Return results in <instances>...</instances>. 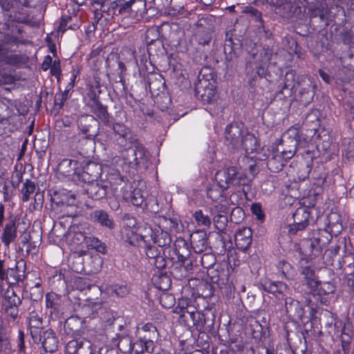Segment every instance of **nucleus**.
I'll list each match as a JSON object with an SVG mask.
<instances>
[{
	"mask_svg": "<svg viewBox=\"0 0 354 354\" xmlns=\"http://www.w3.org/2000/svg\"><path fill=\"white\" fill-rule=\"evenodd\" d=\"M340 216L336 213H330L327 218L326 228L321 230L313 238L306 241V247L309 249L310 258H316L323 255V250L330 242L333 236H337L342 230Z\"/></svg>",
	"mask_w": 354,
	"mask_h": 354,
	"instance_id": "f257e3e1",
	"label": "nucleus"
},
{
	"mask_svg": "<svg viewBox=\"0 0 354 354\" xmlns=\"http://www.w3.org/2000/svg\"><path fill=\"white\" fill-rule=\"evenodd\" d=\"M145 0L124 1V5L119 10V13L125 15L122 22L124 25L131 26L141 20H149L154 14L153 8H146Z\"/></svg>",
	"mask_w": 354,
	"mask_h": 354,
	"instance_id": "f03ea898",
	"label": "nucleus"
},
{
	"mask_svg": "<svg viewBox=\"0 0 354 354\" xmlns=\"http://www.w3.org/2000/svg\"><path fill=\"white\" fill-rule=\"evenodd\" d=\"M216 94V81L210 68H202L195 84V96L203 103H211Z\"/></svg>",
	"mask_w": 354,
	"mask_h": 354,
	"instance_id": "7ed1b4c3",
	"label": "nucleus"
},
{
	"mask_svg": "<svg viewBox=\"0 0 354 354\" xmlns=\"http://www.w3.org/2000/svg\"><path fill=\"white\" fill-rule=\"evenodd\" d=\"M78 162L76 160L71 159H64L60 163V167L73 166L75 174L79 180L85 183H94L100 180L102 174V166L101 164L93 161H84L81 164V169L77 167Z\"/></svg>",
	"mask_w": 354,
	"mask_h": 354,
	"instance_id": "20e7f679",
	"label": "nucleus"
},
{
	"mask_svg": "<svg viewBox=\"0 0 354 354\" xmlns=\"http://www.w3.org/2000/svg\"><path fill=\"white\" fill-rule=\"evenodd\" d=\"M215 180L220 187L227 189L231 187L245 185L248 179L241 169L236 166L224 167L216 171Z\"/></svg>",
	"mask_w": 354,
	"mask_h": 354,
	"instance_id": "39448f33",
	"label": "nucleus"
},
{
	"mask_svg": "<svg viewBox=\"0 0 354 354\" xmlns=\"http://www.w3.org/2000/svg\"><path fill=\"white\" fill-rule=\"evenodd\" d=\"M24 44L25 41L20 39L18 37L7 34L4 40H0V63L20 67L27 62L26 56L21 54L10 53L9 45Z\"/></svg>",
	"mask_w": 354,
	"mask_h": 354,
	"instance_id": "423d86ee",
	"label": "nucleus"
},
{
	"mask_svg": "<svg viewBox=\"0 0 354 354\" xmlns=\"http://www.w3.org/2000/svg\"><path fill=\"white\" fill-rule=\"evenodd\" d=\"M124 181L123 177L118 172L109 174L107 179H100L94 183H87L84 189L88 197L93 200H100L106 197L111 184L120 185Z\"/></svg>",
	"mask_w": 354,
	"mask_h": 354,
	"instance_id": "0eeeda50",
	"label": "nucleus"
},
{
	"mask_svg": "<svg viewBox=\"0 0 354 354\" xmlns=\"http://www.w3.org/2000/svg\"><path fill=\"white\" fill-rule=\"evenodd\" d=\"M145 86L146 90L147 88H149L155 103H159L160 100L162 99L165 104V106H163L162 108L167 107V104L171 102V99L167 91L165 81L161 75H149L145 82Z\"/></svg>",
	"mask_w": 354,
	"mask_h": 354,
	"instance_id": "6e6552de",
	"label": "nucleus"
},
{
	"mask_svg": "<svg viewBox=\"0 0 354 354\" xmlns=\"http://www.w3.org/2000/svg\"><path fill=\"white\" fill-rule=\"evenodd\" d=\"M131 146L125 149L123 158L125 162L132 168L147 167V151L146 148L138 142V139L129 142Z\"/></svg>",
	"mask_w": 354,
	"mask_h": 354,
	"instance_id": "1a4fd4ad",
	"label": "nucleus"
},
{
	"mask_svg": "<svg viewBox=\"0 0 354 354\" xmlns=\"http://www.w3.org/2000/svg\"><path fill=\"white\" fill-rule=\"evenodd\" d=\"M314 259L309 256L308 259H302L298 261V270L301 276V283L304 286H306V292L308 293L315 292L319 284L313 262Z\"/></svg>",
	"mask_w": 354,
	"mask_h": 354,
	"instance_id": "9d476101",
	"label": "nucleus"
},
{
	"mask_svg": "<svg viewBox=\"0 0 354 354\" xmlns=\"http://www.w3.org/2000/svg\"><path fill=\"white\" fill-rule=\"evenodd\" d=\"M270 9L281 18L290 19L302 13V8L295 5L291 0H265Z\"/></svg>",
	"mask_w": 354,
	"mask_h": 354,
	"instance_id": "9b49d317",
	"label": "nucleus"
},
{
	"mask_svg": "<svg viewBox=\"0 0 354 354\" xmlns=\"http://www.w3.org/2000/svg\"><path fill=\"white\" fill-rule=\"evenodd\" d=\"M78 127L85 135L80 142L88 144L92 151L94 147V138L97 136L99 127L98 121L90 115H82L78 120Z\"/></svg>",
	"mask_w": 354,
	"mask_h": 354,
	"instance_id": "f8f14e48",
	"label": "nucleus"
},
{
	"mask_svg": "<svg viewBox=\"0 0 354 354\" xmlns=\"http://www.w3.org/2000/svg\"><path fill=\"white\" fill-rule=\"evenodd\" d=\"M189 323L196 326L197 330L203 333H209L214 329V315L208 310L201 313L197 310H187Z\"/></svg>",
	"mask_w": 354,
	"mask_h": 354,
	"instance_id": "ddd939ff",
	"label": "nucleus"
},
{
	"mask_svg": "<svg viewBox=\"0 0 354 354\" xmlns=\"http://www.w3.org/2000/svg\"><path fill=\"white\" fill-rule=\"evenodd\" d=\"M245 132L243 123L232 122L229 124L225 131V145L233 149H240L241 139Z\"/></svg>",
	"mask_w": 354,
	"mask_h": 354,
	"instance_id": "4468645a",
	"label": "nucleus"
},
{
	"mask_svg": "<svg viewBox=\"0 0 354 354\" xmlns=\"http://www.w3.org/2000/svg\"><path fill=\"white\" fill-rule=\"evenodd\" d=\"M142 227L145 233L147 234V239L150 237V239L154 244L158 245L159 247L170 245L172 241L170 234L160 225L153 228L148 223H145Z\"/></svg>",
	"mask_w": 354,
	"mask_h": 354,
	"instance_id": "2eb2a0df",
	"label": "nucleus"
},
{
	"mask_svg": "<svg viewBox=\"0 0 354 354\" xmlns=\"http://www.w3.org/2000/svg\"><path fill=\"white\" fill-rule=\"evenodd\" d=\"M310 210L306 207L297 208L292 214L294 223L289 225L288 232L291 235L304 230L309 224Z\"/></svg>",
	"mask_w": 354,
	"mask_h": 354,
	"instance_id": "dca6fc26",
	"label": "nucleus"
},
{
	"mask_svg": "<svg viewBox=\"0 0 354 354\" xmlns=\"http://www.w3.org/2000/svg\"><path fill=\"white\" fill-rule=\"evenodd\" d=\"M298 132L296 130L289 129L285 132L281 138V152L285 155L286 158H292L296 153L298 145Z\"/></svg>",
	"mask_w": 354,
	"mask_h": 354,
	"instance_id": "f3484780",
	"label": "nucleus"
},
{
	"mask_svg": "<svg viewBox=\"0 0 354 354\" xmlns=\"http://www.w3.org/2000/svg\"><path fill=\"white\" fill-rule=\"evenodd\" d=\"M2 233L0 236V240L4 247L8 248L11 243L16 242L18 234V225L16 218L10 217L6 223L3 225Z\"/></svg>",
	"mask_w": 354,
	"mask_h": 354,
	"instance_id": "a211bd4d",
	"label": "nucleus"
},
{
	"mask_svg": "<svg viewBox=\"0 0 354 354\" xmlns=\"http://www.w3.org/2000/svg\"><path fill=\"white\" fill-rule=\"evenodd\" d=\"M297 90L300 101L305 104L310 103L315 95V86L310 78L305 75L297 77Z\"/></svg>",
	"mask_w": 354,
	"mask_h": 354,
	"instance_id": "6ab92c4d",
	"label": "nucleus"
},
{
	"mask_svg": "<svg viewBox=\"0 0 354 354\" xmlns=\"http://www.w3.org/2000/svg\"><path fill=\"white\" fill-rule=\"evenodd\" d=\"M67 354H92V344L84 338H74L68 342L65 346Z\"/></svg>",
	"mask_w": 354,
	"mask_h": 354,
	"instance_id": "aec40b11",
	"label": "nucleus"
},
{
	"mask_svg": "<svg viewBox=\"0 0 354 354\" xmlns=\"http://www.w3.org/2000/svg\"><path fill=\"white\" fill-rule=\"evenodd\" d=\"M261 286L263 290L272 294L278 299H283L286 295L289 294V288L283 281L267 279L261 283Z\"/></svg>",
	"mask_w": 354,
	"mask_h": 354,
	"instance_id": "412c9836",
	"label": "nucleus"
},
{
	"mask_svg": "<svg viewBox=\"0 0 354 354\" xmlns=\"http://www.w3.org/2000/svg\"><path fill=\"white\" fill-rule=\"evenodd\" d=\"M41 339L36 344H41L43 352L41 354L54 353L58 348V339L53 330L49 328L41 333Z\"/></svg>",
	"mask_w": 354,
	"mask_h": 354,
	"instance_id": "4be33fe9",
	"label": "nucleus"
},
{
	"mask_svg": "<svg viewBox=\"0 0 354 354\" xmlns=\"http://www.w3.org/2000/svg\"><path fill=\"white\" fill-rule=\"evenodd\" d=\"M137 337L148 343V349L150 346L155 347L154 342L158 338L157 328L152 323H147L137 328Z\"/></svg>",
	"mask_w": 354,
	"mask_h": 354,
	"instance_id": "5701e85b",
	"label": "nucleus"
},
{
	"mask_svg": "<svg viewBox=\"0 0 354 354\" xmlns=\"http://www.w3.org/2000/svg\"><path fill=\"white\" fill-rule=\"evenodd\" d=\"M106 313V308L100 302H88L81 306L80 314L83 319H94L100 317L101 319L105 318L103 315Z\"/></svg>",
	"mask_w": 354,
	"mask_h": 354,
	"instance_id": "b1692460",
	"label": "nucleus"
},
{
	"mask_svg": "<svg viewBox=\"0 0 354 354\" xmlns=\"http://www.w3.org/2000/svg\"><path fill=\"white\" fill-rule=\"evenodd\" d=\"M112 129L114 132L115 140L122 148L127 147V144L136 140L131 130L122 123H114Z\"/></svg>",
	"mask_w": 354,
	"mask_h": 354,
	"instance_id": "393cba45",
	"label": "nucleus"
},
{
	"mask_svg": "<svg viewBox=\"0 0 354 354\" xmlns=\"http://www.w3.org/2000/svg\"><path fill=\"white\" fill-rule=\"evenodd\" d=\"M28 326L30 333L34 343L39 342L41 339V333H43V320L36 311H32L28 317Z\"/></svg>",
	"mask_w": 354,
	"mask_h": 354,
	"instance_id": "a878e982",
	"label": "nucleus"
},
{
	"mask_svg": "<svg viewBox=\"0 0 354 354\" xmlns=\"http://www.w3.org/2000/svg\"><path fill=\"white\" fill-rule=\"evenodd\" d=\"M117 337L119 339L118 343V346H120V344L123 342H127L129 343V349L133 351L135 354H144L145 352L148 354H152L154 348L153 346H150L149 349H148V343L141 338H138L136 342L132 343L129 337L127 336L117 335Z\"/></svg>",
	"mask_w": 354,
	"mask_h": 354,
	"instance_id": "bb28decb",
	"label": "nucleus"
},
{
	"mask_svg": "<svg viewBox=\"0 0 354 354\" xmlns=\"http://www.w3.org/2000/svg\"><path fill=\"white\" fill-rule=\"evenodd\" d=\"M190 244L196 254H201L207 248V236L203 230H196L190 235Z\"/></svg>",
	"mask_w": 354,
	"mask_h": 354,
	"instance_id": "cd10ccee",
	"label": "nucleus"
},
{
	"mask_svg": "<svg viewBox=\"0 0 354 354\" xmlns=\"http://www.w3.org/2000/svg\"><path fill=\"white\" fill-rule=\"evenodd\" d=\"M252 232L250 227H244L236 232L234 240L236 248L243 252L246 251L252 243Z\"/></svg>",
	"mask_w": 354,
	"mask_h": 354,
	"instance_id": "c85d7f7f",
	"label": "nucleus"
},
{
	"mask_svg": "<svg viewBox=\"0 0 354 354\" xmlns=\"http://www.w3.org/2000/svg\"><path fill=\"white\" fill-rule=\"evenodd\" d=\"M158 225L165 230L171 232L179 233L183 231L184 226L179 217L176 214H172L169 217L160 216Z\"/></svg>",
	"mask_w": 354,
	"mask_h": 354,
	"instance_id": "c756f323",
	"label": "nucleus"
},
{
	"mask_svg": "<svg viewBox=\"0 0 354 354\" xmlns=\"http://www.w3.org/2000/svg\"><path fill=\"white\" fill-rule=\"evenodd\" d=\"M289 160V158H286L285 155L279 151V149L272 151L267 160V167L270 171L277 173L282 170Z\"/></svg>",
	"mask_w": 354,
	"mask_h": 354,
	"instance_id": "7c9ffc66",
	"label": "nucleus"
},
{
	"mask_svg": "<svg viewBox=\"0 0 354 354\" xmlns=\"http://www.w3.org/2000/svg\"><path fill=\"white\" fill-rule=\"evenodd\" d=\"M83 320L77 316H71L66 319L64 324L63 330L68 336L74 337L82 332Z\"/></svg>",
	"mask_w": 354,
	"mask_h": 354,
	"instance_id": "2f4dec72",
	"label": "nucleus"
},
{
	"mask_svg": "<svg viewBox=\"0 0 354 354\" xmlns=\"http://www.w3.org/2000/svg\"><path fill=\"white\" fill-rule=\"evenodd\" d=\"M140 234L137 233L136 230H125L123 236L125 242L133 247H142L143 243H145L147 239V234L145 233L142 225L140 227Z\"/></svg>",
	"mask_w": 354,
	"mask_h": 354,
	"instance_id": "473e14b6",
	"label": "nucleus"
},
{
	"mask_svg": "<svg viewBox=\"0 0 354 354\" xmlns=\"http://www.w3.org/2000/svg\"><path fill=\"white\" fill-rule=\"evenodd\" d=\"M91 220L102 227L112 230L115 227V223L109 214L104 209H96L90 214Z\"/></svg>",
	"mask_w": 354,
	"mask_h": 354,
	"instance_id": "72a5a7b5",
	"label": "nucleus"
},
{
	"mask_svg": "<svg viewBox=\"0 0 354 354\" xmlns=\"http://www.w3.org/2000/svg\"><path fill=\"white\" fill-rule=\"evenodd\" d=\"M52 201L57 205H73L76 198L74 194L66 189H59L53 192Z\"/></svg>",
	"mask_w": 354,
	"mask_h": 354,
	"instance_id": "f704fd0d",
	"label": "nucleus"
},
{
	"mask_svg": "<svg viewBox=\"0 0 354 354\" xmlns=\"http://www.w3.org/2000/svg\"><path fill=\"white\" fill-rule=\"evenodd\" d=\"M92 104L91 105L93 113L101 120L105 125L109 124V114L107 111L106 106H104L99 100L98 97L95 96L91 99Z\"/></svg>",
	"mask_w": 354,
	"mask_h": 354,
	"instance_id": "c9c22d12",
	"label": "nucleus"
},
{
	"mask_svg": "<svg viewBox=\"0 0 354 354\" xmlns=\"http://www.w3.org/2000/svg\"><path fill=\"white\" fill-rule=\"evenodd\" d=\"M46 307L50 309V315H57L62 304V297L55 292H48L45 297Z\"/></svg>",
	"mask_w": 354,
	"mask_h": 354,
	"instance_id": "e433bc0d",
	"label": "nucleus"
},
{
	"mask_svg": "<svg viewBox=\"0 0 354 354\" xmlns=\"http://www.w3.org/2000/svg\"><path fill=\"white\" fill-rule=\"evenodd\" d=\"M174 252L177 259H188L191 256V252L185 239L177 237L174 243Z\"/></svg>",
	"mask_w": 354,
	"mask_h": 354,
	"instance_id": "4c0bfd02",
	"label": "nucleus"
},
{
	"mask_svg": "<svg viewBox=\"0 0 354 354\" xmlns=\"http://www.w3.org/2000/svg\"><path fill=\"white\" fill-rule=\"evenodd\" d=\"M339 242L340 244L335 245L333 249L326 250L324 254L322 255L323 259L325 260V263L333 266L335 269H342L343 268L344 259H342L341 260L340 258L338 257L337 261L328 259V255L330 254H334L335 257H337V255L340 250L341 245L344 243V239L339 238Z\"/></svg>",
	"mask_w": 354,
	"mask_h": 354,
	"instance_id": "58836bf2",
	"label": "nucleus"
},
{
	"mask_svg": "<svg viewBox=\"0 0 354 354\" xmlns=\"http://www.w3.org/2000/svg\"><path fill=\"white\" fill-rule=\"evenodd\" d=\"M297 86L296 71L295 70H289L285 75L284 83L280 93L283 94V91L286 90L288 95H290L293 91H296L297 90Z\"/></svg>",
	"mask_w": 354,
	"mask_h": 354,
	"instance_id": "ea45409f",
	"label": "nucleus"
},
{
	"mask_svg": "<svg viewBox=\"0 0 354 354\" xmlns=\"http://www.w3.org/2000/svg\"><path fill=\"white\" fill-rule=\"evenodd\" d=\"M277 270L281 275L282 279L293 280L295 278L296 272L290 263L281 260L277 264Z\"/></svg>",
	"mask_w": 354,
	"mask_h": 354,
	"instance_id": "a19ab883",
	"label": "nucleus"
},
{
	"mask_svg": "<svg viewBox=\"0 0 354 354\" xmlns=\"http://www.w3.org/2000/svg\"><path fill=\"white\" fill-rule=\"evenodd\" d=\"M257 139L254 134L245 131L242 139L240 148L245 150V153H252L257 148Z\"/></svg>",
	"mask_w": 354,
	"mask_h": 354,
	"instance_id": "79ce46f5",
	"label": "nucleus"
},
{
	"mask_svg": "<svg viewBox=\"0 0 354 354\" xmlns=\"http://www.w3.org/2000/svg\"><path fill=\"white\" fill-rule=\"evenodd\" d=\"M151 280L156 288L160 290H167L171 284V280L166 272L154 274Z\"/></svg>",
	"mask_w": 354,
	"mask_h": 354,
	"instance_id": "37998d69",
	"label": "nucleus"
},
{
	"mask_svg": "<svg viewBox=\"0 0 354 354\" xmlns=\"http://www.w3.org/2000/svg\"><path fill=\"white\" fill-rule=\"evenodd\" d=\"M123 5L124 0H116L113 1L106 0L104 5H102L100 10L102 12L106 13L107 15L113 17L115 15H121L119 13V10Z\"/></svg>",
	"mask_w": 354,
	"mask_h": 354,
	"instance_id": "c03bdc74",
	"label": "nucleus"
},
{
	"mask_svg": "<svg viewBox=\"0 0 354 354\" xmlns=\"http://www.w3.org/2000/svg\"><path fill=\"white\" fill-rule=\"evenodd\" d=\"M22 266L25 267L26 263L24 261H20L17 262L16 266V269L9 268L7 271L4 272V276L1 280H6L8 283L10 284H15L21 280V277L24 276V274H20L17 273V270H19V266Z\"/></svg>",
	"mask_w": 354,
	"mask_h": 354,
	"instance_id": "a18cd8bd",
	"label": "nucleus"
},
{
	"mask_svg": "<svg viewBox=\"0 0 354 354\" xmlns=\"http://www.w3.org/2000/svg\"><path fill=\"white\" fill-rule=\"evenodd\" d=\"M187 259H177V260L172 263L170 267L171 274L176 279L181 280L187 277L186 270L184 267V263Z\"/></svg>",
	"mask_w": 354,
	"mask_h": 354,
	"instance_id": "49530a36",
	"label": "nucleus"
},
{
	"mask_svg": "<svg viewBox=\"0 0 354 354\" xmlns=\"http://www.w3.org/2000/svg\"><path fill=\"white\" fill-rule=\"evenodd\" d=\"M20 304L21 299L15 294L13 289H8L2 303L3 309L12 308L14 306H19Z\"/></svg>",
	"mask_w": 354,
	"mask_h": 354,
	"instance_id": "de8ad7c7",
	"label": "nucleus"
},
{
	"mask_svg": "<svg viewBox=\"0 0 354 354\" xmlns=\"http://www.w3.org/2000/svg\"><path fill=\"white\" fill-rule=\"evenodd\" d=\"M86 245L89 249H93L98 252L105 254L106 252V246L99 239L89 236L87 238Z\"/></svg>",
	"mask_w": 354,
	"mask_h": 354,
	"instance_id": "09e8293b",
	"label": "nucleus"
},
{
	"mask_svg": "<svg viewBox=\"0 0 354 354\" xmlns=\"http://www.w3.org/2000/svg\"><path fill=\"white\" fill-rule=\"evenodd\" d=\"M35 183L30 179H26L25 182L23 183L21 189L22 201L24 202H28L30 200V196L35 192Z\"/></svg>",
	"mask_w": 354,
	"mask_h": 354,
	"instance_id": "8fccbe9b",
	"label": "nucleus"
},
{
	"mask_svg": "<svg viewBox=\"0 0 354 354\" xmlns=\"http://www.w3.org/2000/svg\"><path fill=\"white\" fill-rule=\"evenodd\" d=\"M226 189L220 187L218 185H213L207 189V196L213 201H223L224 198V192Z\"/></svg>",
	"mask_w": 354,
	"mask_h": 354,
	"instance_id": "3c124183",
	"label": "nucleus"
},
{
	"mask_svg": "<svg viewBox=\"0 0 354 354\" xmlns=\"http://www.w3.org/2000/svg\"><path fill=\"white\" fill-rule=\"evenodd\" d=\"M10 351V344L8 339V336L6 333V329L0 325V354H8Z\"/></svg>",
	"mask_w": 354,
	"mask_h": 354,
	"instance_id": "603ef678",
	"label": "nucleus"
},
{
	"mask_svg": "<svg viewBox=\"0 0 354 354\" xmlns=\"http://www.w3.org/2000/svg\"><path fill=\"white\" fill-rule=\"evenodd\" d=\"M149 241V239H147L145 243H143L142 247H140L143 249V252L149 259V261L153 260L161 254L160 250H159L155 245H152Z\"/></svg>",
	"mask_w": 354,
	"mask_h": 354,
	"instance_id": "864d4df0",
	"label": "nucleus"
},
{
	"mask_svg": "<svg viewBox=\"0 0 354 354\" xmlns=\"http://www.w3.org/2000/svg\"><path fill=\"white\" fill-rule=\"evenodd\" d=\"M209 30L210 28H207V30L198 29L197 30L195 34V40L199 45L205 46L210 42L212 36Z\"/></svg>",
	"mask_w": 354,
	"mask_h": 354,
	"instance_id": "5fc2aeb1",
	"label": "nucleus"
},
{
	"mask_svg": "<svg viewBox=\"0 0 354 354\" xmlns=\"http://www.w3.org/2000/svg\"><path fill=\"white\" fill-rule=\"evenodd\" d=\"M240 46L239 41L237 40V43L234 42L232 34L228 32L225 34V39L224 42V53L225 54L235 53L236 46Z\"/></svg>",
	"mask_w": 354,
	"mask_h": 354,
	"instance_id": "6e6d98bb",
	"label": "nucleus"
},
{
	"mask_svg": "<svg viewBox=\"0 0 354 354\" xmlns=\"http://www.w3.org/2000/svg\"><path fill=\"white\" fill-rule=\"evenodd\" d=\"M335 286L331 281H324L319 282L318 287L315 289L317 291L318 295H330L333 294L335 291Z\"/></svg>",
	"mask_w": 354,
	"mask_h": 354,
	"instance_id": "4d7b16f0",
	"label": "nucleus"
},
{
	"mask_svg": "<svg viewBox=\"0 0 354 354\" xmlns=\"http://www.w3.org/2000/svg\"><path fill=\"white\" fill-rule=\"evenodd\" d=\"M335 328L337 330V332L341 331V339L349 337L350 340H352L353 337V331L344 324L342 321H336L335 322Z\"/></svg>",
	"mask_w": 354,
	"mask_h": 354,
	"instance_id": "13d9d810",
	"label": "nucleus"
},
{
	"mask_svg": "<svg viewBox=\"0 0 354 354\" xmlns=\"http://www.w3.org/2000/svg\"><path fill=\"white\" fill-rule=\"evenodd\" d=\"M199 258L200 259L198 260V261L200 263L201 266L207 269L212 268L216 261L214 254L211 252L204 253L200 256Z\"/></svg>",
	"mask_w": 354,
	"mask_h": 354,
	"instance_id": "bf43d9fd",
	"label": "nucleus"
},
{
	"mask_svg": "<svg viewBox=\"0 0 354 354\" xmlns=\"http://www.w3.org/2000/svg\"><path fill=\"white\" fill-rule=\"evenodd\" d=\"M193 217L198 225L209 227L211 219L207 214H205L201 209L196 210L193 214Z\"/></svg>",
	"mask_w": 354,
	"mask_h": 354,
	"instance_id": "052dcab7",
	"label": "nucleus"
},
{
	"mask_svg": "<svg viewBox=\"0 0 354 354\" xmlns=\"http://www.w3.org/2000/svg\"><path fill=\"white\" fill-rule=\"evenodd\" d=\"M244 12L250 15L255 22L259 23V25H258L259 27L263 26V20L262 19L261 12L252 6H246L244 9Z\"/></svg>",
	"mask_w": 354,
	"mask_h": 354,
	"instance_id": "680f3d73",
	"label": "nucleus"
},
{
	"mask_svg": "<svg viewBox=\"0 0 354 354\" xmlns=\"http://www.w3.org/2000/svg\"><path fill=\"white\" fill-rule=\"evenodd\" d=\"M43 293L41 285L39 281H37L30 288L29 297L32 301H37L42 299Z\"/></svg>",
	"mask_w": 354,
	"mask_h": 354,
	"instance_id": "e2e57ef3",
	"label": "nucleus"
},
{
	"mask_svg": "<svg viewBox=\"0 0 354 354\" xmlns=\"http://www.w3.org/2000/svg\"><path fill=\"white\" fill-rule=\"evenodd\" d=\"M122 227L125 230H136L137 220L134 216L131 214H124L122 216Z\"/></svg>",
	"mask_w": 354,
	"mask_h": 354,
	"instance_id": "0e129e2a",
	"label": "nucleus"
},
{
	"mask_svg": "<svg viewBox=\"0 0 354 354\" xmlns=\"http://www.w3.org/2000/svg\"><path fill=\"white\" fill-rule=\"evenodd\" d=\"M303 247H304V250L301 248L300 244H299V243L294 244L293 251L295 252V257L296 259H299V260L302 259H309L310 250L306 247V241H304V243L303 244Z\"/></svg>",
	"mask_w": 354,
	"mask_h": 354,
	"instance_id": "69168bd1",
	"label": "nucleus"
},
{
	"mask_svg": "<svg viewBox=\"0 0 354 354\" xmlns=\"http://www.w3.org/2000/svg\"><path fill=\"white\" fill-rule=\"evenodd\" d=\"M283 299L285 301V307L288 313H292L296 311L300 306V303L298 301L288 295H286Z\"/></svg>",
	"mask_w": 354,
	"mask_h": 354,
	"instance_id": "338daca9",
	"label": "nucleus"
},
{
	"mask_svg": "<svg viewBox=\"0 0 354 354\" xmlns=\"http://www.w3.org/2000/svg\"><path fill=\"white\" fill-rule=\"evenodd\" d=\"M213 221L215 227L219 231H223L225 229L228 220L225 215L218 214L214 216Z\"/></svg>",
	"mask_w": 354,
	"mask_h": 354,
	"instance_id": "774afa93",
	"label": "nucleus"
}]
</instances>
